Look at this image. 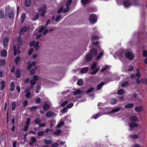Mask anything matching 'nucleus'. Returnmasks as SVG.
Listing matches in <instances>:
<instances>
[{
    "label": "nucleus",
    "instance_id": "nucleus-27",
    "mask_svg": "<svg viewBox=\"0 0 147 147\" xmlns=\"http://www.w3.org/2000/svg\"><path fill=\"white\" fill-rule=\"evenodd\" d=\"M125 91L122 89H120L117 91V94L121 95L124 93Z\"/></svg>",
    "mask_w": 147,
    "mask_h": 147
},
{
    "label": "nucleus",
    "instance_id": "nucleus-17",
    "mask_svg": "<svg viewBox=\"0 0 147 147\" xmlns=\"http://www.w3.org/2000/svg\"><path fill=\"white\" fill-rule=\"evenodd\" d=\"M134 110L137 112H140L142 110L143 108L141 106L137 107L134 108Z\"/></svg>",
    "mask_w": 147,
    "mask_h": 147
},
{
    "label": "nucleus",
    "instance_id": "nucleus-33",
    "mask_svg": "<svg viewBox=\"0 0 147 147\" xmlns=\"http://www.w3.org/2000/svg\"><path fill=\"white\" fill-rule=\"evenodd\" d=\"M38 109V107L37 106H34L31 107L30 109V110L31 111H34L35 110Z\"/></svg>",
    "mask_w": 147,
    "mask_h": 147
},
{
    "label": "nucleus",
    "instance_id": "nucleus-61",
    "mask_svg": "<svg viewBox=\"0 0 147 147\" xmlns=\"http://www.w3.org/2000/svg\"><path fill=\"white\" fill-rule=\"evenodd\" d=\"M61 18V15H59L56 17V18L55 19V21L56 22H58V21L59 20V19Z\"/></svg>",
    "mask_w": 147,
    "mask_h": 147
},
{
    "label": "nucleus",
    "instance_id": "nucleus-11",
    "mask_svg": "<svg viewBox=\"0 0 147 147\" xmlns=\"http://www.w3.org/2000/svg\"><path fill=\"white\" fill-rule=\"evenodd\" d=\"M18 46V49H19L20 48V45L22 43V40L20 36H19L17 40Z\"/></svg>",
    "mask_w": 147,
    "mask_h": 147
},
{
    "label": "nucleus",
    "instance_id": "nucleus-50",
    "mask_svg": "<svg viewBox=\"0 0 147 147\" xmlns=\"http://www.w3.org/2000/svg\"><path fill=\"white\" fill-rule=\"evenodd\" d=\"M63 11V7H61L60 8L57 10V13H60L61 12H62V11Z\"/></svg>",
    "mask_w": 147,
    "mask_h": 147
},
{
    "label": "nucleus",
    "instance_id": "nucleus-32",
    "mask_svg": "<svg viewBox=\"0 0 147 147\" xmlns=\"http://www.w3.org/2000/svg\"><path fill=\"white\" fill-rule=\"evenodd\" d=\"M99 69V67H98L95 70L93 71L92 72L90 73V74L92 75H94L98 71Z\"/></svg>",
    "mask_w": 147,
    "mask_h": 147
},
{
    "label": "nucleus",
    "instance_id": "nucleus-26",
    "mask_svg": "<svg viewBox=\"0 0 147 147\" xmlns=\"http://www.w3.org/2000/svg\"><path fill=\"white\" fill-rule=\"evenodd\" d=\"M39 14L38 13H37L34 17L31 18L32 20L34 21L37 20L39 18Z\"/></svg>",
    "mask_w": 147,
    "mask_h": 147
},
{
    "label": "nucleus",
    "instance_id": "nucleus-53",
    "mask_svg": "<svg viewBox=\"0 0 147 147\" xmlns=\"http://www.w3.org/2000/svg\"><path fill=\"white\" fill-rule=\"evenodd\" d=\"M73 106V104L72 103H70L68 104L67 106V109H69L72 107Z\"/></svg>",
    "mask_w": 147,
    "mask_h": 147
},
{
    "label": "nucleus",
    "instance_id": "nucleus-31",
    "mask_svg": "<svg viewBox=\"0 0 147 147\" xmlns=\"http://www.w3.org/2000/svg\"><path fill=\"white\" fill-rule=\"evenodd\" d=\"M20 61V57L19 56H17L15 59V61L17 65L18 64Z\"/></svg>",
    "mask_w": 147,
    "mask_h": 147
},
{
    "label": "nucleus",
    "instance_id": "nucleus-52",
    "mask_svg": "<svg viewBox=\"0 0 147 147\" xmlns=\"http://www.w3.org/2000/svg\"><path fill=\"white\" fill-rule=\"evenodd\" d=\"M5 61L4 60H1L0 61V65L3 66L5 65Z\"/></svg>",
    "mask_w": 147,
    "mask_h": 147
},
{
    "label": "nucleus",
    "instance_id": "nucleus-28",
    "mask_svg": "<svg viewBox=\"0 0 147 147\" xmlns=\"http://www.w3.org/2000/svg\"><path fill=\"white\" fill-rule=\"evenodd\" d=\"M61 132V129H59L56 131H55L54 133V134L55 135H59Z\"/></svg>",
    "mask_w": 147,
    "mask_h": 147
},
{
    "label": "nucleus",
    "instance_id": "nucleus-54",
    "mask_svg": "<svg viewBox=\"0 0 147 147\" xmlns=\"http://www.w3.org/2000/svg\"><path fill=\"white\" fill-rule=\"evenodd\" d=\"M130 138H138V136L136 134L132 135L130 136Z\"/></svg>",
    "mask_w": 147,
    "mask_h": 147
},
{
    "label": "nucleus",
    "instance_id": "nucleus-48",
    "mask_svg": "<svg viewBox=\"0 0 147 147\" xmlns=\"http://www.w3.org/2000/svg\"><path fill=\"white\" fill-rule=\"evenodd\" d=\"M68 103V101H64L61 105V106L62 107H63Z\"/></svg>",
    "mask_w": 147,
    "mask_h": 147
},
{
    "label": "nucleus",
    "instance_id": "nucleus-10",
    "mask_svg": "<svg viewBox=\"0 0 147 147\" xmlns=\"http://www.w3.org/2000/svg\"><path fill=\"white\" fill-rule=\"evenodd\" d=\"M130 121L135 122L138 121V118L136 115H132L130 117Z\"/></svg>",
    "mask_w": 147,
    "mask_h": 147
},
{
    "label": "nucleus",
    "instance_id": "nucleus-9",
    "mask_svg": "<svg viewBox=\"0 0 147 147\" xmlns=\"http://www.w3.org/2000/svg\"><path fill=\"white\" fill-rule=\"evenodd\" d=\"M121 109L120 108H117L113 109L111 111H110L109 112H105V113H106L105 114H110L111 113H115L116 112H117L119 111Z\"/></svg>",
    "mask_w": 147,
    "mask_h": 147
},
{
    "label": "nucleus",
    "instance_id": "nucleus-59",
    "mask_svg": "<svg viewBox=\"0 0 147 147\" xmlns=\"http://www.w3.org/2000/svg\"><path fill=\"white\" fill-rule=\"evenodd\" d=\"M30 83L32 85H34L36 84V82L34 80H31L30 82Z\"/></svg>",
    "mask_w": 147,
    "mask_h": 147
},
{
    "label": "nucleus",
    "instance_id": "nucleus-24",
    "mask_svg": "<svg viewBox=\"0 0 147 147\" xmlns=\"http://www.w3.org/2000/svg\"><path fill=\"white\" fill-rule=\"evenodd\" d=\"M117 100L115 98H112L110 100V103L112 105H115L116 104L117 102Z\"/></svg>",
    "mask_w": 147,
    "mask_h": 147
},
{
    "label": "nucleus",
    "instance_id": "nucleus-30",
    "mask_svg": "<svg viewBox=\"0 0 147 147\" xmlns=\"http://www.w3.org/2000/svg\"><path fill=\"white\" fill-rule=\"evenodd\" d=\"M49 106L48 104H45L43 106V109L44 111H46L49 108Z\"/></svg>",
    "mask_w": 147,
    "mask_h": 147
},
{
    "label": "nucleus",
    "instance_id": "nucleus-42",
    "mask_svg": "<svg viewBox=\"0 0 147 147\" xmlns=\"http://www.w3.org/2000/svg\"><path fill=\"white\" fill-rule=\"evenodd\" d=\"M69 7H67L66 8H65L64 9H63V11H62V13H65L66 12H67V11H68L69 10Z\"/></svg>",
    "mask_w": 147,
    "mask_h": 147
},
{
    "label": "nucleus",
    "instance_id": "nucleus-15",
    "mask_svg": "<svg viewBox=\"0 0 147 147\" xmlns=\"http://www.w3.org/2000/svg\"><path fill=\"white\" fill-rule=\"evenodd\" d=\"M134 106V104L132 103L126 105L124 107L127 109H131Z\"/></svg>",
    "mask_w": 147,
    "mask_h": 147
},
{
    "label": "nucleus",
    "instance_id": "nucleus-3",
    "mask_svg": "<svg viewBox=\"0 0 147 147\" xmlns=\"http://www.w3.org/2000/svg\"><path fill=\"white\" fill-rule=\"evenodd\" d=\"M125 55L126 57L130 60H132L134 57L133 54L132 52L128 51L125 52Z\"/></svg>",
    "mask_w": 147,
    "mask_h": 147
},
{
    "label": "nucleus",
    "instance_id": "nucleus-60",
    "mask_svg": "<svg viewBox=\"0 0 147 147\" xmlns=\"http://www.w3.org/2000/svg\"><path fill=\"white\" fill-rule=\"evenodd\" d=\"M31 141L34 143H35L36 141V138L34 137H32L31 138Z\"/></svg>",
    "mask_w": 147,
    "mask_h": 147
},
{
    "label": "nucleus",
    "instance_id": "nucleus-34",
    "mask_svg": "<svg viewBox=\"0 0 147 147\" xmlns=\"http://www.w3.org/2000/svg\"><path fill=\"white\" fill-rule=\"evenodd\" d=\"M81 91L79 89L73 92V94L74 95H76L80 94Z\"/></svg>",
    "mask_w": 147,
    "mask_h": 147
},
{
    "label": "nucleus",
    "instance_id": "nucleus-6",
    "mask_svg": "<svg viewBox=\"0 0 147 147\" xmlns=\"http://www.w3.org/2000/svg\"><path fill=\"white\" fill-rule=\"evenodd\" d=\"M8 42L9 38L7 36H6L3 39V47H4L6 48L7 46L8 45Z\"/></svg>",
    "mask_w": 147,
    "mask_h": 147
},
{
    "label": "nucleus",
    "instance_id": "nucleus-62",
    "mask_svg": "<svg viewBox=\"0 0 147 147\" xmlns=\"http://www.w3.org/2000/svg\"><path fill=\"white\" fill-rule=\"evenodd\" d=\"M92 43L94 45H98V42L97 41L95 42L94 40H92Z\"/></svg>",
    "mask_w": 147,
    "mask_h": 147
},
{
    "label": "nucleus",
    "instance_id": "nucleus-5",
    "mask_svg": "<svg viewBox=\"0 0 147 147\" xmlns=\"http://www.w3.org/2000/svg\"><path fill=\"white\" fill-rule=\"evenodd\" d=\"M131 3L129 0H126L124 1L123 5L125 7L127 8L130 6Z\"/></svg>",
    "mask_w": 147,
    "mask_h": 147
},
{
    "label": "nucleus",
    "instance_id": "nucleus-44",
    "mask_svg": "<svg viewBox=\"0 0 147 147\" xmlns=\"http://www.w3.org/2000/svg\"><path fill=\"white\" fill-rule=\"evenodd\" d=\"M129 84V82H125L122 84L121 86L122 87L127 86Z\"/></svg>",
    "mask_w": 147,
    "mask_h": 147
},
{
    "label": "nucleus",
    "instance_id": "nucleus-23",
    "mask_svg": "<svg viewBox=\"0 0 147 147\" xmlns=\"http://www.w3.org/2000/svg\"><path fill=\"white\" fill-rule=\"evenodd\" d=\"M5 82L3 80L1 82V88L0 89L1 90H3L5 86Z\"/></svg>",
    "mask_w": 147,
    "mask_h": 147
},
{
    "label": "nucleus",
    "instance_id": "nucleus-20",
    "mask_svg": "<svg viewBox=\"0 0 147 147\" xmlns=\"http://www.w3.org/2000/svg\"><path fill=\"white\" fill-rule=\"evenodd\" d=\"M84 84V81L83 80L81 79L79 80L77 83V84L79 86H82Z\"/></svg>",
    "mask_w": 147,
    "mask_h": 147
},
{
    "label": "nucleus",
    "instance_id": "nucleus-63",
    "mask_svg": "<svg viewBox=\"0 0 147 147\" xmlns=\"http://www.w3.org/2000/svg\"><path fill=\"white\" fill-rule=\"evenodd\" d=\"M40 102V98H38L36 100V103H39Z\"/></svg>",
    "mask_w": 147,
    "mask_h": 147
},
{
    "label": "nucleus",
    "instance_id": "nucleus-55",
    "mask_svg": "<svg viewBox=\"0 0 147 147\" xmlns=\"http://www.w3.org/2000/svg\"><path fill=\"white\" fill-rule=\"evenodd\" d=\"M65 120L67 121L70 122L71 121L70 119V117L69 116H66L65 117Z\"/></svg>",
    "mask_w": 147,
    "mask_h": 147
},
{
    "label": "nucleus",
    "instance_id": "nucleus-8",
    "mask_svg": "<svg viewBox=\"0 0 147 147\" xmlns=\"http://www.w3.org/2000/svg\"><path fill=\"white\" fill-rule=\"evenodd\" d=\"M90 53L93 57H95L97 54V52L96 49L93 48L90 50Z\"/></svg>",
    "mask_w": 147,
    "mask_h": 147
},
{
    "label": "nucleus",
    "instance_id": "nucleus-47",
    "mask_svg": "<svg viewBox=\"0 0 147 147\" xmlns=\"http://www.w3.org/2000/svg\"><path fill=\"white\" fill-rule=\"evenodd\" d=\"M44 134V132L42 131H39L37 133L38 135L40 136H42Z\"/></svg>",
    "mask_w": 147,
    "mask_h": 147
},
{
    "label": "nucleus",
    "instance_id": "nucleus-22",
    "mask_svg": "<svg viewBox=\"0 0 147 147\" xmlns=\"http://www.w3.org/2000/svg\"><path fill=\"white\" fill-rule=\"evenodd\" d=\"M7 51L5 50H3L1 52V55L3 57H5L7 55Z\"/></svg>",
    "mask_w": 147,
    "mask_h": 147
},
{
    "label": "nucleus",
    "instance_id": "nucleus-19",
    "mask_svg": "<svg viewBox=\"0 0 147 147\" xmlns=\"http://www.w3.org/2000/svg\"><path fill=\"white\" fill-rule=\"evenodd\" d=\"M26 18V14L24 13H22L21 15V23H23L24 21L25 18Z\"/></svg>",
    "mask_w": 147,
    "mask_h": 147
},
{
    "label": "nucleus",
    "instance_id": "nucleus-51",
    "mask_svg": "<svg viewBox=\"0 0 147 147\" xmlns=\"http://www.w3.org/2000/svg\"><path fill=\"white\" fill-rule=\"evenodd\" d=\"M26 27H24L21 29L20 32H21V33H23L26 31Z\"/></svg>",
    "mask_w": 147,
    "mask_h": 147
},
{
    "label": "nucleus",
    "instance_id": "nucleus-12",
    "mask_svg": "<svg viewBox=\"0 0 147 147\" xmlns=\"http://www.w3.org/2000/svg\"><path fill=\"white\" fill-rule=\"evenodd\" d=\"M91 54L90 53H88L86 56L85 59L87 61H90L92 59V57Z\"/></svg>",
    "mask_w": 147,
    "mask_h": 147
},
{
    "label": "nucleus",
    "instance_id": "nucleus-41",
    "mask_svg": "<svg viewBox=\"0 0 147 147\" xmlns=\"http://www.w3.org/2000/svg\"><path fill=\"white\" fill-rule=\"evenodd\" d=\"M89 0H81V2L82 4H86L88 3Z\"/></svg>",
    "mask_w": 147,
    "mask_h": 147
},
{
    "label": "nucleus",
    "instance_id": "nucleus-36",
    "mask_svg": "<svg viewBox=\"0 0 147 147\" xmlns=\"http://www.w3.org/2000/svg\"><path fill=\"white\" fill-rule=\"evenodd\" d=\"M64 124V122L63 121H61L57 124V127L58 128H59L61 127Z\"/></svg>",
    "mask_w": 147,
    "mask_h": 147
},
{
    "label": "nucleus",
    "instance_id": "nucleus-56",
    "mask_svg": "<svg viewBox=\"0 0 147 147\" xmlns=\"http://www.w3.org/2000/svg\"><path fill=\"white\" fill-rule=\"evenodd\" d=\"M51 147H58V144L57 143L53 144Z\"/></svg>",
    "mask_w": 147,
    "mask_h": 147
},
{
    "label": "nucleus",
    "instance_id": "nucleus-16",
    "mask_svg": "<svg viewBox=\"0 0 147 147\" xmlns=\"http://www.w3.org/2000/svg\"><path fill=\"white\" fill-rule=\"evenodd\" d=\"M105 84V82H101L97 86V90H98L100 89L102 86L104 85Z\"/></svg>",
    "mask_w": 147,
    "mask_h": 147
},
{
    "label": "nucleus",
    "instance_id": "nucleus-37",
    "mask_svg": "<svg viewBox=\"0 0 147 147\" xmlns=\"http://www.w3.org/2000/svg\"><path fill=\"white\" fill-rule=\"evenodd\" d=\"M103 54V53L102 52H101L96 57L97 60H98L100 59L101 57L102 56Z\"/></svg>",
    "mask_w": 147,
    "mask_h": 147
},
{
    "label": "nucleus",
    "instance_id": "nucleus-58",
    "mask_svg": "<svg viewBox=\"0 0 147 147\" xmlns=\"http://www.w3.org/2000/svg\"><path fill=\"white\" fill-rule=\"evenodd\" d=\"M30 121V119L29 118H28L27 119V121L26 122V125L28 126L29 124Z\"/></svg>",
    "mask_w": 147,
    "mask_h": 147
},
{
    "label": "nucleus",
    "instance_id": "nucleus-25",
    "mask_svg": "<svg viewBox=\"0 0 147 147\" xmlns=\"http://www.w3.org/2000/svg\"><path fill=\"white\" fill-rule=\"evenodd\" d=\"M31 4L30 0H26L25 2V5L26 7L29 6Z\"/></svg>",
    "mask_w": 147,
    "mask_h": 147
},
{
    "label": "nucleus",
    "instance_id": "nucleus-64",
    "mask_svg": "<svg viewBox=\"0 0 147 147\" xmlns=\"http://www.w3.org/2000/svg\"><path fill=\"white\" fill-rule=\"evenodd\" d=\"M144 52L143 53V57L147 56V51H143Z\"/></svg>",
    "mask_w": 147,
    "mask_h": 147
},
{
    "label": "nucleus",
    "instance_id": "nucleus-29",
    "mask_svg": "<svg viewBox=\"0 0 147 147\" xmlns=\"http://www.w3.org/2000/svg\"><path fill=\"white\" fill-rule=\"evenodd\" d=\"M94 89V88L91 87L86 91V93L87 94L93 91Z\"/></svg>",
    "mask_w": 147,
    "mask_h": 147
},
{
    "label": "nucleus",
    "instance_id": "nucleus-21",
    "mask_svg": "<svg viewBox=\"0 0 147 147\" xmlns=\"http://www.w3.org/2000/svg\"><path fill=\"white\" fill-rule=\"evenodd\" d=\"M39 42L38 41H37L35 43V44L34 45V47L35 49V50L36 51H37L39 49Z\"/></svg>",
    "mask_w": 147,
    "mask_h": 147
},
{
    "label": "nucleus",
    "instance_id": "nucleus-43",
    "mask_svg": "<svg viewBox=\"0 0 147 147\" xmlns=\"http://www.w3.org/2000/svg\"><path fill=\"white\" fill-rule=\"evenodd\" d=\"M12 110L14 111L16 108L15 102L14 101H13L12 103Z\"/></svg>",
    "mask_w": 147,
    "mask_h": 147
},
{
    "label": "nucleus",
    "instance_id": "nucleus-49",
    "mask_svg": "<svg viewBox=\"0 0 147 147\" xmlns=\"http://www.w3.org/2000/svg\"><path fill=\"white\" fill-rule=\"evenodd\" d=\"M71 2V0H69L66 3V7H68L70 5Z\"/></svg>",
    "mask_w": 147,
    "mask_h": 147
},
{
    "label": "nucleus",
    "instance_id": "nucleus-1",
    "mask_svg": "<svg viewBox=\"0 0 147 147\" xmlns=\"http://www.w3.org/2000/svg\"><path fill=\"white\" fill-rule=\"evenodd\" d=\"M97 19V17L96 15L92 13L90 16L89 20V22L90 23L94 24L96 22Z\"/></svg>",
    "mask_w": 147,
    "mask_h": 147
},
{
    "label": "nucleus",
    "instance_id": "nucleus-46",
    "mask_svg": "<svg viewBox=\"0 0 147 147\" xmlns=\"http://www.w3.org/2000/svg\"><path fill=\"white\" fill-rule=\"evenodd\" d=\"M102 115L100 113H99V114H97L95 115L94 116H92L91 118L93 117L94 119H96L98 117L100 116L101 115Z\"/></svg>",
    "mask_w": 147,
    "mask_h": 147
},
{
    "label": "nucleus",
    "instance_id": "nucleus-18",
    "mask_svg": "<svg viewBox=\"0 0 147 147\" xmlns=\"http://www.w3.org/2000/svg\"><path fill=\"white\" fill-rule=\"evenodd\" d=\"M138 126V125L135 122H132L129 124V127L130 128H133Z\"/></svg>",
    "mask_w": 147,
    "mask_h": 147
},
{
    "label": "nucleus",
    "instance_id": "nucleus-14",
    "mask_svg": "<svg viewBox=\"0 0 147 147\" xmlns=\"http://www.w3.org/2000/svg\"><path fill=\"white\" fill-rule=\"evenodd\" d=\"M8 16L10 19H12L14 16V12L13 11H10L8 14Z\"/></svg>",
    "mask_w": 147,
    "mask_h": 147
},
{
    "label": "nucleus",
    "instance_id": "nucleus-45",
    "mask_svg": "<svg viewBox=\"0 0 147 147\" xmlns=\"http://www.w3.org/2000/svg\"><path fill=\"white\" fill-rule=\"evenodd\" d=\"M109 66L106 65L104 67L102 68L101 69L100 71L101 72H102L103 71L107 69L109 67Z\"/></svg>",
    "mask_w": 147,
    "mask_h": 147
},
{
    "label": "nucleus",
    "instance_id": "nucleus-40",
    "mask_svg": "<svg viewBox=\"0 0 147 147\" xmlns=\"http://www.w3.org/2000/svg\"><path fill=\"white\" fill-rule=\"evenodd\" d=\"M41 121V119L40 118H38L35 119L34 121L35 123L36 124H38L40 123Z\"/></svg>",
    "mask_w": 147,
    "mask_h": 147
},
{
    "label": "nucleus",
    "instance_id": "nucleus-7",
    "mask_svg": "<svg viewBox=\"0 0 147 147\" xmlns=\"http://www.w3.org/2000/svg\"><path fill=\"white\" fill-rule=\"evenodd\" d=\"M57 115V114L52 112L51 111H49L47 112L46 113V116L47 117H49L53 116L55 117Z\"/></svg>",
    "mask_w": 147,
    "mask_h": 147
},
{
    "label": "nucleus",
    "instance_id": "nucleus-35",
    "mask_svg": "<svg viewBox=\"0 0 147 147\" xmlns=\"http://www.w3.org/2000/svg\"><path fill=\"white\" fill-rule=\"evenodd\" d=\"M16 77L18 78L20 77V71L18 69H17L16 72Z\"/></svg>",
    "mask_w": 147,
    "mask_h": 147
},
{
    "label": "nucleus",
    "instance_id": "nucleus-57",
    "mask_svg": "<svg viewBox=\"0 0 147 147\" xmlns=\"http://www.w3.org/2000/svg\"><path fill=\"white\" fill-rule=\"evenodd\" d=\"M46 26H44L42 27L39 30V33H40L42 32L43 31L45 30V28Z\"/></svg>",
    "mask_w": 147,
    "mask_h": 147
},
{
    "label": "nucleus",
    "instance_id": "nucleus-2",
    "mask_svg": "<svg viewBox=\"0 0 147 147\" xmlns=\"http://www.w3.org/2000/svg\"><path fill=\"white\" fill-rule=\"evenodd\" d=\"M46 5H42L41 7L39 8L38 11L40 13V15L43 17L45 15L46 12Z\"/></svg>",
    "mask_w": 147,
    "mask_h": 147
},
{
    "label": "nucleus",
    "instance_id": "nucleus-4",
    "mask_svg": "<svg viewBox=\"0 0 147 147\" xmlns=\"http://www.w3.org/2000/svg\"><path fill=\"white\" fill-rule=\"evenodd\" d=\"M44 142L46 145L51 144L53 142L52 138L50 136L46 137L44 140Z\"/></svg>",
    "mask_w": 147,
    "mask_h": 147
},
{
    "label": "nucleus",
    "instance_id": "nucleus-13",
    "mask_svg": "<svg viewBox=\"0 0 147 147\" xmlns=\"http://www.w3.org/2000/svg\"><path fill=\"white\" fill-rule=\"evenodd\" d=\"M88 70V68L87 67H84L82 68L80 71L81 74H84L87 72Z\"/></svg>",
    "mask_w": 147,
    "mask_h": 147
},
{
    "label": "nucleus",
    "instance_id": "nucleus-39",
    "mask_svg": "<svg viewBox=\"0 0 147 147\" xmlns=\"http://www.w3.org/2000/svg\"><path fill=\"white\" fill-rule=\"evenodd\" d=\"M4 17V15L3 12L0 10V19L3 18Z\"/></svg>",
    "mask_w": 147,
    "mask_h": 147
},
{
    "label": "nucleus",
    "instance_id": "nucleus-38",
    "mask_svg": "<svg viewBox=\"0 0 147 147\" xmlns=\"http://www.w3.org/2000/svg\"><path fill=\"white\" fill-rule=\"evenodd\" d=\"M96 67V63L94 62L92 63L91 66V69H94Z\"/></svg>",
    "mask_w": 147,
    "mask_h": 147
}]
</instances>
